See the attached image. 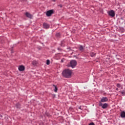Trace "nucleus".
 <instances>
[{
	"mask_svg": "<svg viewBox=\"0 0 125 125\" xmlns=\"http://www.w3.org/2000/svg\"><path fill=\"white\" fill-rule=\"evenodd\" d=\"M99 106H102V107L103 106V104H102V103L101 102H100Z\"/></svg>",
	"mask_w": 125,
	"mask_h": 125,
	"instance_id": "nucleus-16",
	"label": "nucleus"
},
{
	"mask_svg": "<svg viewBox=\"0 0 125 125\" xmlns=\"http://www.w3.org/2000/svg\"><path fill=\"white\" fill-rule=\"evenodd\" d=\"M108 15L111 17H115V11L113 10H111L108 11Z\"/></svg>",
	"mask_w": 125,
	"mask_h": 125,
	"instance_id": "nucleus-3",
	"label": "nucleus"
},
{
	"mask_svg": "<svg viewBox=\"0 0 125 125\" xmlns=\"http://www.w3.org/2000/svg\"><path fill=\"white\" fill-rule=\"evenodd\" d=\"M68 49H70V48L69 49H67V50H68Z\"/></svg>",
	"mask_w": 125,
	"mask_h": 125,
	"instance_id": "nucleus-27",
	"label": "nucleus"
},
{
	"mask_svg": "<svg viewBox=\"0 0 125 125\" xmlns=\"http://www.w3.org/2000/svg\"><path fill=\"white\" fill-rule=\"evenodd\" d=\"M43 27L44 29H47V23H43Z\"/></svg>",
	"mask_w": 125,
	"mask_h": 125,
	"instance_id": "nucleus-10",
	"label": "nucleus"
},
{
	"mask_svg": "<svg viewBox=\"0 0 125 125\" xmlns=\"http://www.w3.org/2000/svg\"><path fill=\"white\" fill-rule=\"evenodd\" d=\"M46 63L47 64V60L46 61Z\"/></svg>",
	"mask_w": 125,
	"mask_h": 125,
	"instance_id": "nucleus-26",
	"label": "nucleus"
},
{
	"mask_svg": "<svg viewBox=\"0 0 125 125\" xmlns=\"http://www.w3.org/2000/svg\"><path fill=\"white\" fill-rule=\"evenodd\" d=\"M121 116L122 118H125V112L123 111V112H121Z\"/></svg>",
	"mask_w": 125,
	"mask_h": 125,
	"instance_id": "nucleus-9",
	"label": "nucleus"
},
{
	"mask_svg": "<svg viewBox=\"0 0 125 125\" xmlns=\"http://www.w3.org/2000/svg\"><path fill=\"white\" fill-rule=\"evenodd\" d=\"M62 76L66 78H70L72 76V71L70 69H65L62 72Z\"/></svg>",
	"mask_w": 125,
	"mask_h": 125,
	"instance_id": "nucleus-1",
	"label": "nucleus"
},
{
	"mask_svg": "<svg viewBox=\"0 0 125 125\" xmlns=\"http://www.w3.org/2000/svg\"><path fill=\"white\" fill-rule=\"evenodd\" d=\"M108 107V104L107 103H104L103 105L102 108L104 109H106Z\"/></svg>",
	"mask_w": 125,
	"mask_h": 125,
	"instance_id": "nucleus-8",
	"label": "nucleus"
},
{
	"mask_svg": "<svg viewBox=\"0 0 125 125\" xmlns=\"http://www.w3.org/2000/svg\"><path fill=\"white\" fill-rule=\"evenodd\" d=\"M25 15L27 17H28V18H30L32 19L33 18V16H32V15H31L30 13L26 12L25 13Z\"/></svg>",
	"mask_w": 125,
	"mask_h": 125,
	"instance_id": "nucleus-7",
	"label": "nucleus"
},
{
	"mask_svg": "<svg viewBox=\"0 0 125 125\" xmlns=\"http://www.w3.org/2000/svg\"><path fill=\"white\" fill-rule=\"evenodd\" d=\"M32 64L34 65V66H37V65H38V62H37V61H34L32 62Z\"/></svg>",
	"mask_w": 125,
	"mask_h": 125,
	"instance_id": "nucleus-11",
	"label": "nucleus"
},
{
	"mask_svg": "<svg viewBox=\"0 0 125 125\" xmlns=\"http://www.w3.org/2000/svg\"><path fill=\"white\" fill-rule=\"evenodd\" d=\"M56 36H57V37H59L60 36V33H57V34H56Z\"/></svg>",
	"mask_w": 125,
	"mask_h": 125,
	"instance_id": "nucleus-22",
	"label": "nucleus"
},
{
	"mask_svg": "<svg viewBox=\"0 0 125 125\" xmlns=\"http://www.w3.org/2000/svg\"><path fill=\"white\" fill-rule=\"evenodd\" d=\"M54 14V10L53 9L47 11V17H50Z\"/></svg>",
	"mask_w": 125,
	"mask_h": 125,
	"instance_id": "nucleus-4",
	"label": "nucleus"
},
{
	"mask_svg": "<svg viewBox=\"0 0 125 125\" xmlns=\"http://www.w3.org/2000/svg\"><path fill=\"white\" fill-rule=\"evenodd\" d=\"M64 61V59H62V60H61V62L62 63Z\"/></svg>",
	"mask_w": 125,
	"mask_h": 125,
	"instance_id": "nucleus-20",
	"label": "nucleus"
},
{
	"mask_svg": "<svg viewBox=\"0 0 125 125\" xmlns=\"http://www.w3.org/2000/svg\"><path fill=\"white\" fill-rule=\"evenodd\" d=\"M117 86L118 87V88H121L122 89L123 88V86L121 85L120 84H117Z\"/></svg>",
	"mask_w": 125,
	"mask_h": 125,
	"instance_id": "nucleus-14",
	"label": "nucleus"
},
{
	"mask_svg": "<svg viewBox=\"0 0 125 125\" xmlns=\"http://www.w3.org/2000/svg\"><path fill=\"white\" fill-rule=\"evenodd\" d=\"M25 70V67L23 65H20L19 67V70L20 71V72H23Z\"/></svg>",
	"mask_w": 125,
	"mask_h": 125,
	"instance_id": "nucleus-5",
	"label": "nucleus"
},
{
	"mask_svg": "<svg viewBox=\"0 0 125 125\" xmlns=\"http://www.w3.org/2000/svg\"><path fill=\"white\" fill-rule=\"evenodd\" d=\"M96 54L95 53H93V52H92L90 54V56L92 57H94L95 56Z\"/></svg>",
	"mask_w": 125,
	"mask_h": 125,
	"instance_id": "nucleus-13",
	"label": "nucleus"
},
{
	"mask_svg": "<svg viewBox=\"0 0 125 125\" xmlns=\"http://www.w3.org/2000/svg\"><path fill=\"white\" fill-rule=\"evenodd\" d=\"M122 93L125 95V90H123L122 92Z\"/></svg>",
	"mask_w": 125,
	"mask_h": 125,
	"instance_id": "nucleus-17",
	"label": "nucleus"
},
{
	"mask_svg": "<svg viewBox=\"0 0 125 125\" xmlns=\"http://www.w3.org/2000/svg\"><path fill=\"white\" fill-rule=\"evenodd\" d=\"M89 125H95V124H94V123L92 122V123H90L89 124Z\"/></svg>",
	"mask_w": 125,
	"mask_h": 125,
	"instance_id": "nucleus-18",
	"label": "nucleus"
},
{
	"mask_svg": "<svg viewBox=\"0 0 125 125\" xmlns=\"http://www.w3.org/2000/svg\"><path fill=\"white\" fill-rule=\"evenodd\" d=\"M52 1H53L54 2H55L56 0H52Z\"/></svg>",
	"mask_w": 125,
	"mask_h": 125,
	"instance_id": "nucleus-24",
	"label": "nucleus"
},
{
	"mask_svg": "<svg viewBox=\"0 0 125 125\" xmlns=\"http://www.w3.org/2000/svg\"><path fill=\"white\" fill-rule=\"evenodd\" d=\"M46 15L47 16V12H46Z\"/></svg>",
	"mask_w": 125,
	"mask_h": 125,
	"instance_id": "nucleus-25",
	"label": "nucleus"
},
{
	"mask_svg": "<svg viewBox=\"0 0 125 125\" xmlns=\"http://www.w3.org/2000/svg\"><path fill=\"white\" fill-rule=\"evenodd\" d=\"M58 6L60 7V8H62V4L58 5Z\"/></svg>",
	"mask_w": 125,
	"mask_h": 125,
	"instance_id": "nucleus-19",
	"label": "nucleus"
},
{
	"mask_svg": "<svg viewBox=\"0 0 125 125\" xmlns=\"http://www.w3.org/2000/svg\"><path fill=\"white\" fill-rule=\"evenodd\" d=\"M50 64V61L49 60H47V65H49Z\"/></svg>",
	"mask_w": 125,
	"mask_h": 125,
	"instance_id": "nucleus-21",
	"label": "nucleus"
},
{
	"mask_svg": "<svg viewBox=\"0 0 125 125\" xmlns=\"http://www.w3.org/2000/svg\"><path fill=\"white\" fill-rule=\"evenodd\" d=\"M47 27H49V25H47Z\"/></svg>",
	"mask_w": 125,
	"mask_h": 125,
	"instance_id": "nucleus-29",
	"label": "nucleus"
},
{
	"mask_svg": "<svg viewBox=\"0 0 125 125\" xmlns=\"http://www.w3.org/2000/svg\"><path fill=\"white\" fill-rule=\"evenodd\" d=\"M54 86H55V90H54V91H55V92H57V91H58V88L56 86H55V85H54Z\"/></svg>",
	"mask_w": 125,
	"mask_h": 125,
	"instance_id": "nucleus-15",
	"label": "nucleus"
},
{
	"mask_svg": "<svg viewBox=\"0 0 125 125\" xmlns=\"http://www.w3.org/2000/svg\"><path fill=\"white\" fill-rule=\"evenodd\" d=\"M79 49L81 52H83L84 48L82 45H80Z\"/></svg>",
	"mask_w": 125,
	"mask_h": 125,
	"instance_id": "nucleus-12",
	"label": "nucleus"
},
{
	"mask_svg": "<svg viewBox=\"0 0 125 125\" xmlns=\"http://www.w3.org/2000/svg\"><path fill=\"white\" fill-rule=\"evenodd\" d=\"M108 101V99L107 97H103L101 99V102L104 103Z\"/></svg>",
	"mask_w": 125,
	"mask_h": 125,
	"instance_id": "nucleus-6",
	"label": "nucleus"
},
{
	"mask_svg": "<svg viewBox=\"0 0 125 125\" xmlns=\"http://www.w3.org/2000/svg\"><path fill=\"white\" fill-rule=\"evenodd\" d=\"M116 90H118V88H117V89H116Z\"/></svg>",
	"mask_w": 125,
	"mask_h": 125,
	"instance_id": "nucleus-28",
	"label": "nucleus"
},
{
	"mask_svg": "<svg viewBox=\"0 0 125 125\" xmlns=\"http://www.w3.org/2000/svg\"><path fill=\"white\" fill-rule=\"evenodd\" d=\"M79 109L83 110V109L82 108V106H79Z\"/></svg>",
	"mask_w": 125,
	"mask_h": 125,
	"instance_id": "nucleus-23",
	"label": "nucleus"
},
{
	"mask_svg": "<svg viewBox=\"0 0 125 125\" xmlns=\"http://www.w3.org/2000/svg\"><path fill=\"white\" fill-rule=\"evenodd\" d=\"M77 64V62L76 61H75V60H72L69 64L68 65V66L71 67L72 68H74Z\"/></svg>",
	"mask_w": 125,
	"mask_h": 125,
	"instance_id": "nucleus-2",
	"label": "nucleus"
}]
</instances>
